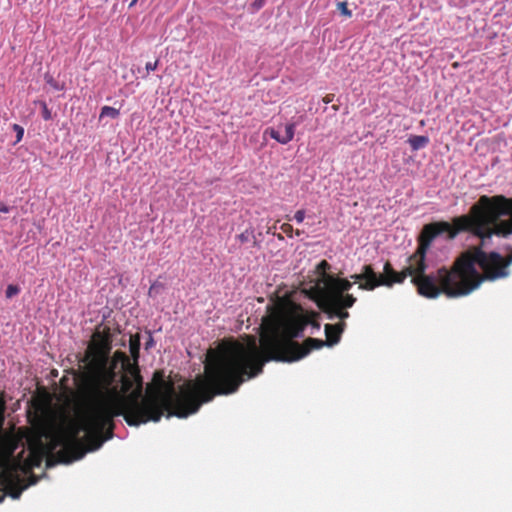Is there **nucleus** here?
<instances>
[{
	"mask_svg": "<svg viewBox=\"0 0 512 512\" xmlns=\"http://www.w3.org/2000/svg\"><path fill=\"white\" fill-rule=\"evenodd\" d=\"M159 65V60H155L154 62H147L145 68L147 72H151L157 69Z\"/></svg>",
	"mask_w": 512,
	"mask_h": 512,
	"instance_id": "nucleus-26",
	"label": "nucleus"
},
{
	"mask_svg": "<svg viewBox=\"0 0 512 512\" xmlns=\"http://www.w3.org/2000/svg\"><path fill=\"white\" fill-rule=\"evenodd\" d=\"M460 232H470L481 240V247L493 235L507 237L512 234V198L503 195L480 196L469 214L455 217L453 224L446 221L426 224L419 236L418 247L428 251L432 241L442 233L450 239Z\"/></svg>",
	"mask_w": 512,
	"mask_h": 512,
	"instance_id": "nucleus-2",
	"label": "nucleus"
},
{
	"mask_svg": "<svg viewBox=\"0 0 512 512\" xmlns=\"http://www.w3.org/2000/svg\"><path fill=\"white\" fill-rule=\"evenodd\" d=\"M46 82L53 87L55 90H63L64 85H60L57 81L53 79L52 76H46L45 77Z\"/></svg>",
	"mask_w": 512,
	"mask_h": 512,
	"instance_id": "nucleus-24",
	"label": "nucleus"
},
{
	"mask_svg": "<svg viewBox=\"0 0 512 512\" xmlns=\"http://www.w3.org/2000/svg\"><path fill=\"white\" fill-rule=\"evenodd\" d=\"M408 143L410 144L413 151H417L428 145L429 138L423 135H413L409 137Z\"/></svg>",
	"mask_w": 512,
	"mask_h": 512,
	"instance_id": "nucleus-17",
	"label": "nucleus"
},
{
	"mask_svg": "<svg viewBox=\"0 0 512 512\" xmlns=\"http://www.w3.org/2000/svg\"><path fill=\"white\" fill-rule=\"evenodd\" d=\"M294 219L297 223H302L305 219V211L304 210H298L294 214Z\"/></svg>",
	"mask_w": 512,
	"mask_h": 512,
	"instance_id": "nucleus-25",
	"label": "nucleus"
},
{
	"mask_svg": "<svg viewBox=\"0 0 512 512\" xmlns=\"http://www.w3.org/2000/svg\"><path fill=\"white\" fill-rule=\"evenodd\" d=\"M153 345V338L150 336L149 340L146 342V349Z\"/></svg>",
	"mask_w": 512,
	"mask_h": 512,
	"instance_id": "nucleus-31",
	"label": "nucleus"
},
{
	"mask_svg": "<svg viewBox=\"0 0 512 512\" xmlns=\"http://www.w3.org/2000/svg\"><path fill=\"white\" fill-rule=\"evenodd\" d=\"M40 106L42 108V117L44 120H50L52 118L51 110L48 108L46 102L41 101Z\"/></svg>",
	"mask_w": 512,
	"mask_h": 512,
	"instance_id": "nucleus-22",
	"label": "nucleus"
},
{
	"mask_svg": "<svg viewBox=\"0 0 512 512\" xmlns=\"http://www.w3.org/2000/svg\"><path fill=\"white\" fill-rule=\"evenodd\" d=\"M86 402L88 407L77 420L44 435L52 441V449L61 447L57 452L59 463L68 464L83 458L87 452L98 450L114 435V418L122 411L108 402L102 405L94 400Z\"/></svg>",
	"mask_w": 512,
	"mask_h": 512,
	"instance_id": "nucleus-3",
	"label": "nucleus"
},
{
	"mask_svg": "<svg viewBox=\"0 0 512 512\" xmlns=\"http://www.w3.org/2000/svg\"><path fill=\"white\" fill-rule=\"evenodd\" d=\"M20 292V287L14 284H9L6 288L5 295L6 298L10 299Z\"/></svg>",
	"mask_w": 512,
	"mask_h": 512,
	"instance_id": "nucleus-21",
	"label": "nucleus"
},
{
	"mask_svg": "<svg viewBox=\"0 0 512 512\" xmlns=\"http://www.w3.org/2000/svg\"><path fill=\"white\" fill-rule=\"evenodd\" d=\"M119 362L122 363L123 367L126 370H129L131 369V367L136 366L131 365L128 356L124 352L117 350L114 352L112 357L110 356V354H108V359L105 365L107 371H111L113 375L112 379L108 380V384L101 383L95 380L87 381L85 379H82V381L77 385V389H89L91 392L103 396L104 400H108L109 402H115L120 400L122 395L119 393L117 388L113 386V382L116 380V377H118L116 368Z\"/></svg>",
	"mask_w": 512,
	"mask_h": 512,
	"instance_id": "nucleus-8",
	"label": "nucleus"
},
{
	"mask_svg": "<svg viewBox=\"0 0 512 512\" xmlns=\"http://www.w3.org/2000/svg\"><path fill=\"white\" fill-rule=\"evenodd\" d=\"M44 435H38L30 442V465L39 467L44 457H47V465H53V460L57 461V453L54 454L56 449H52V441Z\"/></svg>",
	"mask_w": 512,
	"mask_h": 512,
	"instance_id": "nucleus-9",
	"label": "nucleus"
},
{
	"mask_svg": "<svg viewBox=\"0 0 512 512\" xmlns=\"http://www.w3.org/2000/svg\"><path fill=\"white\" fill-rule=\"evenodd\" d=\"M25 488L26 486L22 485V480L13 470L6 469L0 473V502L6 495L18 499Z\"/></svg>",
	"mask_w": 512,
	"mask_h": 512,
	"instance_id": "nucleus-10",
	"label": "nucleus"
},
{
	"mask_svg": "<svg viewBox=\"0 0 512 512\" xmlns=\"http://www.w3.org/2000/svg\"><path fill=\"white\" fill-rule=\"evenodd\" d=\"M333 100H334V94H327L323 98V102L326 103V104L331 103Z\"/></svg>",
	"mask_w": 512,
	"mask_h": 512,
	"instance_id": "nucleus-29",
	"label": "nucleus"
},
{
	"mask_svg": "<svg viewBox=\"0 0 512 512\" xmlns=\"http://www.w3.org/2000/svg\"><path fill=\"white\" fill-rule=\"evenodd\" d=\"M348 280L352 282V285L358 283L360 290L373 291L378 288V283H376V271L370 264L363 265L360 273L350 275Z\"/></svg>",
	"mask_w": 512,
	"mask_h": 512,
	"instance_id": "nucleus-11",
	"label": "nucleus"
},
{
	"mask_svg": "<svg viewBox=\"0 0 512 512\" xmlns=\"http://www.w3.org/2000/svg\"><path fill=\"white\" fill-rule=\"evenodd\" d=\"M138 0H132L131 3L129 4L130 7L134 6L136 3H137Z\"/></svg>",
	"mask_w": 512,
	"mask_h": 512,
	"instance_id": "nucleus-33",
	"label": "nucleus"
},
{
	"mask_svg": "<svg viewBox=\"0 0 512 512\" xmlns=\"http://www.w3.org/2000/svg\"><path fill=\"white\" fill-rule=\"evenodd\" d=\"M346 328L345 322H338L336 324H326L324 332L326 336V346L332 347L338 344L341 340L342 333Z\"/></svg>",
	"mask_w": 512,
	"mask_h": 512,
	"instance_id": "nucleus-15",
	"label": "nucleus"
},
{
	"mask_svg": "<svg viewBox=\"0 0 512 512\" xmlns=\"http://www.w3.org/2000/svg\"><path fill=\"white\" fill-rule=\"evenodd\" d=\"M426 254V251L417 248L415 252L408 257L407 266L403 270L406 274V277H411V281H413V279L416 277L426 273Z\"/></svg>",
	"mask_w": 512,
	"mask_h": 512,
	"instance_id": "nucleus-12",
	"label": "nucleus"
},
{
	"mask_svg": "<svg viewBox=\"0 0 512 512\" xmlns=\"http://www.w3.org/2000/svg\"><path fill=\"white\" fill-rule=\"evenodd\" d=\"M295 338L283 337H261V349L257 345L256 338L251 335L245 337V341L228 340L218 346V352L224 347L239 345L238 356L233 360V366L237 370L241 384L253 378L263 371L266 362L274 360L279 362H294L307 356L312 350L321 349L326 346V340L309 337L302 344L294 341Z\"/></svg>",
	"mask_w": 512,
	"mask_h": 512,
	"instance_id": "nucleus-4",
	"label": "nucleus"
},
{
	"mask_svg": "<svg viewBox=\"0 0 512 512\" xmlns=\"http://www.w3.org/2000/svg\"><path fill=\"white\" fill-rule=\"evenodd\" d=\"M295 123H287L284 126L280 125L276 128H267L265 134L269 135L272 139L276 140L280 144H288L293 140L295 135Z\"/></svg>",
	"mask_w": 512,
	"mask_h": 512,
	"instance_id": "nucleus-14",
	"label": "nucleus"
},
{
	"mask_svg": "<svg viewBox=\"0 0 512 512\" xmlns=\"http://www.w3.org/2000/svg\"><path fill=\"white\" fill-rule=\"evenodd\" d=\"M331 269V265L326 261L322 260L316 266V272L320 277V282L323 283V287L319 290V297H322V293L328 288L330 285L331 279H342L339 276H334L328 273Z\"/></svg>",
	"mask_w": 512,
	"mask_h": 512,
	"instance_id": "nucleus-16",
	"label": "nucleus"
},
{
	"mask_svg": "<svg viewBox=\"0 0 512 512\" xmlns=\"http://www.w3.org/2000/svg\"><path fill=\"white\" fill-rule=\"evenodd\" d=\"M130 353L135 361L139 358L140 351V336L139 334L132 335L130 337Z\"/></svg>",
	"mask_w": 512,
	"mask_h": 512,
	"instance_id": "nucleus-18",
	"label": "nucleus"
},
{
	"mask_svg": "<svg viewBox=\"0 0 512 512\" xmlns=\"http://www.w3.org/2000/svg\"><path fill=\"white\" fill-rule=\"evenodd\" d=\"M237 237L241 243L247 242L249 240V234L247 232L241 233Z\"/></svg>",
	"mask_w": 512,
	"mask_h": 512,
	"instance_id": "nucleus-28",
	"label": "nucleus"
},
{
	"mask_svg": "<svg viewBox=\"0 0 512 512\" xmlns=\"http://www.w3.org/2000/svg\"><path fill=\"white\" fill-rule=\"evenodd\" d=\"M406 278L404 270L402 269L399 272L394 270L390 262L384 264L383 274L376 272V283H378V287H392L394 284L403 283Z\"/></svg>",
	"mask_w": 512,
	"mask_h": 512,
	"instance_id": "nucleus-13",
	"label": "nucleus"
},
{
	"mask_svg": "<svg viewBox=\"0 0 512 512\" xmlns=\"http://www.w3.org/2000/svg\"><path fill=\"white\" fill-rule=\"evenodd\" d=\"M281 230L286 234H290L293 231V227L288 223H284L281 226Z\"/></svg>",
	"mask_w": 512,
	"mask_h": 512,
	"instance_id": "nucleus-27",
	"label": "nucleus"
},
{
	"mask_svg": "<svg viewBox=\"0 0 512 512\" xmlns=\"http://www.w3.org/2000/svg\"><path fill=\"white\" fill-rule=\"evenodd\" d=\"M10 211V208L5 205L4 203H0V212L8 213Z\"/></svg>",
	"mask_w": 512,
	"mask_h": 512,
	"instance_id": "nucleus-30",
	"label": "nucleus"
},
{
	"mask_svg": "<svg viewBox=\"0 0 512 512\" xmlns=\"http://www.w3.org/2000/svg\"><path fill=\"white\" fill-rule=\"evenodd\" d=\"M155 288H156V284L151 285V287H150V289H149V295H150V296L152 295V293H153V291L155 290Z\"/></svg>",
	"mask_w": 512,
	"mask_h": 512,
	"instance_id": "nucleus-32",
	"label": "nucleus"
},
{
	"mask_svg": "<svg viewBox=\"0 0 512 512\" xmlns=\"http://www.w3.org/2000/svg\"><path fill=\"white\" fill-rule=\"evenodd\" d=\"M239 345L224 347L221 352L210 349L204 366L203 375L187 382L176 392L171 382H165L161 372H155L157 384L148 388L142 395V377L138 366L127 370L132 378L121 375V387L118 379L113 382L122 395L115 402L104 400L89 389H77L85 400H94L99 405L108 402L122 411V416L129 426H139L148 422H158L165 412L167 417L186 418L196 413L203 403L210 402L217 395H229L239 389L241 379L233 366L235 356L239 355Z\"/></svg>",
	"mask_w": 512,
	"mask_h": 512,
	"instance_id": "nucleus-1",
	"label": "nucleus"
},
{
	"mask_svg": "<svg viewBox=\"0 0 512 512\" xmlns=\"http://www.w3.org/2000/svg\"><path fill=\"white\" fill-rule=\"evenodd\" d=\"M111 350L112 337L110 329L106 327L102 331L96 330L82 359L84 366L75 372L76 386L82 379L108 384V380L112 379L113 375L111 371H107L105 365Z\"/></svg>",
	"mask_w": 512,
	"mask_h": 512,
	"instance_id": "nucleus-6",
	"label": "nucleus"
},
{
	"mask_svg": "<svg viewBox=\"0 0 512 512\" xmlns=\"http://www.w3.org/2000/svg\"><path fill=\"white\" fill-rule=\"evenodd\" d=\"M337 9L340 11V13L343 16H345L347 18H350L352 16V11L348 8V4L346 1L338 2Z\"/></svg>",
	"mask_w": 512,
	"mask_h": 512,
	"instance_id": "nucleus-20",
	"label": "nucleus"
},
{
	"mask_svg": "<svg viewBox=\"0 0 512 512\" xmlns=\"http://www.w3.org/2000/svg\"><path fill=\"white\" fill-rule=\"evenodd\" d=\"M13 130L16 132V142H20L24 135V129L18 124H13Z\"/></svg>",
	"mask_w": 512,
	"mask_h": 512,
	"instance_id": "nucleus-23",
	"label": "nucleus"
},
{
	"mask_svg": "<svg viewBox=\"0 0 512 512\" xmlns=\"http://www.w3.org/2000/svg\"><path fill=\"white\" fill-rule=\"evenodd\" d=\"M352 288V282L348 279H331L330 285L319 297L318 306L330 320L340 319L345 322L349 318V308H352L357 298L348 293Z\"/></svg>",
	"mask_w": 512,
	"mask_h": 512,
	"instance_id": "nucleus-7",
	"label": "nucleus"
},
{
	"mask_svg": "<svg viewBox=\"0 0 512 512\" xmlns=\"http://www.w3.org/2000/svg\"><path fill=\"white\" fill-rule=\"evenodd\" d=\"M317 316L315 312H305L301 305L288 297H278L273 304L267 306V314L261 323V337H301L308 325L320 329Z\"/></svg>",
	"mask_w": 512,
	"mask_h": 512,
	"instance_id": "nucleus-5",
	"label": "nucleus"
},
{
	"mask_svg": "<svg viewBox=\"0 0 512 512\" xmlns=\"http://www.w3.org/2000/svg\"><path fill=\"white\" fill-rule=\"evenodd\" d=\"M120 115V111L111 106H103L100 112V119L103 117H110L112 119L117 118Z\"/></svg>",
	"mask_w": 512,
	"mask_h": 512,
	"instance_id": "nucleus-19",
	"label": "nucleus"
}]
</instances>
